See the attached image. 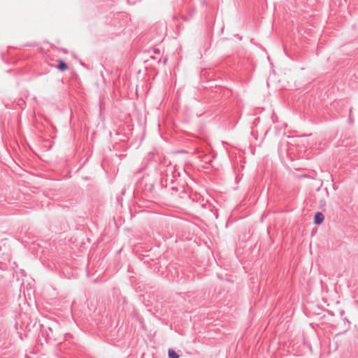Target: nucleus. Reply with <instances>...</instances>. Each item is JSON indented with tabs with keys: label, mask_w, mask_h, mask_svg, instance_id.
Here are the masks:
<instances>
[{
	"label": "nucleus",
	"mask_w": 358,
	"mask_h": 358,
	"mask_svg": "<svg viewBox=\"0 0 358 358\" xmlns=\"http://www.w3.org/2000/svg\"><path fill=\"white\" fill-rule=\"evenodd\" d=\"M187 175L185 170L181 166L169 164L162 171L160 180L162 187L164 188V194L173 201L182 199L187 194L183 184H180V178Z\"/></svg>",
	"instance_id": "1"
},
{
	"label": "nucleus",
	"mask_w": 358,
	"mask_h": 358,
	"mask_svg": "<svg viewBox=\"0 0 358 358\" xmlns=\"http://www.w3.org/2000/svg\"><path fill=\"white\" fill-rule=\"evenodd\" d=\"M143 185H145V191L149 192L150 193L152 192V189L154 188V180L149 176H143L138 182L139 186Z\"/></svg>",
	"instance_id": "2"
},
{
	"label": "nucleus",
	"mask_w": 358,
	"mask_h": 358,
	"mask_svg": "<svg viewBox=\"0 0 358 358\" xmlns=\"http://www.w3.org/2000/svg\"><path fill=\"white\" fill-rule=\"evenodd\" d=\"M324 220V216L321 212H317L314 216V224H320Z\"/></svg>",
	"instance_id": "3"
},
{
	"label": "nucleus",
	"mask_w": 358,
	"mask_h": 358,
	"mask_svg": "<svg viewBox=\"0 0 358 358\" xmlns=\"http://www.w3.org/2000/svg\"><path fill=\"white\" fill-rule=\"evenodd\" d=\"M193 201H196L197 203H199L201 207L206 208V205L208 204V201L205 200L202 196L200 195H194V197L192 198Z\"/></svg>",
	"instance_id": "4"
},
{
	"label": "nucleus",
	"mask_w": 358,
	"mask_h": 358,
	"mask_svg": "<svg viewBox=\"0 0 358 358\" xmlns=\"http://www.w3.org/2000/svg\"><path fill=\"white\" fill-rule=\"evenodd\" d=\"M57 69L61 71H64L68 69V65L63 60H59L57 64Z\"/></svg>",
	"instance_id": "5"
},
{
	"label": "nucleus",
	"mask_w": 358,
	"mask_h": 358,
	"mask_svg": "<svg viewBox=\"0 0 358 358\" xmlns=\"http://www.w3.org/2000/svg\"><path fill=\"white\" fill-rule=\"evenodd\" d=\"M168 356L169 358H179V355L173 349L169 350Z\"/></svg>",
	"instance_id": "6"
}]
</instances>
